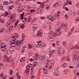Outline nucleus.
<instances>
[{
  "instance_id": "obj_12",
  "label": "nucleus",
  "mask_w": 79,
  "mask_h": 79,
  "mask_svg": "<svg viewBox=\"0 0 79 79\" xmlns=\"http://www.w3.org/2000/svg\"><path fill=\"white\" fill-rule=\"evenodd\" d=\"M9 3V2L8 1H4L3 2L4 5H8Z\"/></svg>"
},
{
  "instance_id": "obj_2",
  "label": "nucleus",
  "mask_w": 79,
  "mask_h": 79,
  "mask_svg": "<svg viewBox=\"0 0 79 79\" xmlns=\"http://www.w3.org/2000/svg\"><path fill=\"white\" fill-rule=\"evenodd\" d=\"M12 39L11 40V42H11L10 44H15L16 45H18L19 44V41L18 40H16V37L15 36L12 37Z\"/></svg>"
},
{
  "instance_id": "obj_30",
  "label": "nucleus",
  "mask_w": 79,
  "mask_h": 79,
  "mask_svg": "<svg viewBox=\"0 0 79 79\" xmlns=\"http://www.w3.org/2000/svg\"><path fill=\"white\" fill-rule=\"evenodd\" d=\"M66 60L67 61H70V57H69V56H68L67 57Z\"/></svg>"
},
{
  "instance_id": "obj_36",
  "label": "nucleus",
  "mask_w": 79,
  "mask_h": 79,
  "mask_svg": "<svg viewBox=\"0 0 79 79\" xmlns=\"http://www.w3.org/2000/svg\"><path fill=\"white\" fill-rule=\"evenodd\" d=\"M74 48H75L76 49H78V48H79V45H76V46L74 47Z\"/></svg>"
},
{
  "instance_id": "obj_46",
  "label": "nucleus",
  "mask_w": 79,
  "mask_h": 79,
  "mask_svg": "<svg viewBox=\"0 0 79 79\" xmlns=\"http://www.w3.org/2000/svg\"><path fill=\"white\" fill-rule=\"evenodd\" d=\"M45 19V17H40V19H41L42 20H44Z\"/></svg>"
},
{
  "instance_id": "obj_24",
  "label": "nucleus",
  "mask_w": 79,
  "mask_h": 79,
  "mask_svg": "<svg viewBox=\"0 0 79 79\" xmlns=\"http://www.w3.org/2000/svg\"><path fill=\"white\" fill-rule=\"evenodd\" d=\"M66 66H67V64H66V63H64L63 64H62V67H66Z\"/></svg>"
},
{
  "instance_id": "obj_56",
  "label": "nucleus",
  "mask_w": 79,
  "mask_h": 79,
  "mask_svg": "<svg viewBox=\"0 0 79 79\" xmlns=\"http://www.w3.org/2000/svg\"><path fill=\"white\" fill-rule=\"evenodd\" d=\"M19 44H22L23 43L22 40H20V41H19Z\"/></svg>"
},
{
  "instance_id": "obj_50",
  "label": "nucleus",
  "mask_w": 79,
  "mask_h": 79,
  "mask_svg": "<svg viewBox=\"0 0 79 79\" xmlns=\"http://www.w3.org/2000/svg\"><path fill=\"white\" fill-rule=\"evenodd\" d=\"M72 33H71V32H70V33H69L68 34V36H69V37H70V36H71V35Z\"/></svg>"
},
{
  "instance_id": "obj_53",
  "label": "nucleus",
  "mask_w": 79,
  "mask_h": 79,
  "mask_svg": "<svg viewBox=\"0 0 79 79\" xmlns=\"http://www.w3.org/2000/svg\"><path fill=\"white\" fill-rule=\"evenodd\" d=\"M12 16L13 17V18H15V14H14V13H13V14H12Z\"/></svg>"
},
{
  "instance_id": "obj_31",
  "label": "nucleus",
  "mask_w": 79,
  "mask_h": 79,
  "mask_svg": "<svg viewBox=\"0 0 79 79\" xmlns=\"http://www.w3.org/2000/svg\"><path fill=\"white\" fill-rule=\"evenodd\" d=\"M28 48H31L33 47V46L30 44H28Z\"/></svg>"
},
{
  "instance_id": "obj_61",
  "label": "nucleus",
  "mask_w": 79,
  "mask_h": 79,
  "mask_svg": "<svg viewBox=\"0 0 79 79\" xmlns=\"http://www.w3.org/2000/svg\"><path fill=\"white\" fill-rule=\"evenodd\" d=\"M55 45L56 44L55 43H53V44H52V45L53 47H55Z\"/></svg>"
},
{
  "instance_id": "obj_25",
  "label": "nucleus",
  "mask_w": 79,
  "mask_h": 79,
  "mask_svg": "<svg viewBox=\"0 0 79 79\" xmlns=\"http://www.w3.org/2000/svg\"><path fill=\"white\" fill-rule=\"evenodd\" d=\"M58 51L60 52L61 53L62 52V48H58Z\"/></svg>"
},
{
  "instance_id": "obj_15",
  "label": "nucleus",
  "mask_w": 79,
  "mask_h": 79,
  "mask_svg": "<svg viewBox=\"0 0 79 79\" xmlns=\"http://www.w3.org/2000/svg\"><path fill=\"white\" fill-rule=\"evenodd\" d=\"M48 69H51L52 68V66H53V65L52 64H48Z\"/></svg>"
},
{
  "instance_id": "obj_27",
  "label": "nucleus",
  "mask_w": 79,
  "mask_h": 79,
  "mask_svg": "<svg viewBox=\"0 0 79 79\" xmlns=\"http://www.w3.org/2000/svg\"><path fill=\"white\" fill-rule=\"evenodd\" d=\"M23 20L22 21L23 22H26V21H27V19H26V18H23V19H22Z\"/></svg>"
},
{
  "instance_id": "obj_57",
  "label": "nucleus",
  "mask_w": 79,
  "mask_h": 79,
  "mask_svg": "<svg viewBox=\"0 0 79 79\" xmlns=\"http://www.w3.org/2000/svg\"><path fill=\"white\" fill-rule=\"evenodd\" d=\"M59 44V41H57L56 42V44L58 45Z\"/></svg>"
},
{
  "instance_id": "obj_54",
  "label": "nucleus",
  "mask_w": 79,
  "mask_h": 79,
  "mask_svg": "<svg viewBox=\"0 0 79 79\" xmlns=\"http://www.w3.org/2000/svg\"><path fill=\"white\" fill-rule=\"evenodd\" d=\"M13 19V16H12V14L11 15V16L10 17V19L11 20V22H12L11 20Z\"/></svg>"
},
{
  "instance_id": "obj_55",
  "label": "nucleus",
  "mask_w": 79,
  "mask_h": 79,
  "mask_svg": "<svg viewBox=\"0 0 79 79\" xmlns=\"http://www.w3.org/2000/svg\"><path fill=\"white\" fill-rule=\"evenodd\" d=\"M19 72H18L17 73H16V76L18 77V75H19Z\"/></svg>"
},
{
  "instance_id": "obj_21",
  "label": "nucleus",
  "mask_w": 79,
  "mask_h": 79,
  "mask_svg": "<svg viewBox=\"0 0 79 79\" xmlns=\"http://www.w3.org/2000/svg\"><path fill=\"white\" fill-rule=\"evenodd\" d=\"M66 59V57L65 56H64L62 57V58L61 61H64Z\"/></svg>"
},
{
  "instance_id": "obj_42",
  "label": "nucleus",
  "mask_w": 79,
  "mask_h": 79,
  "mask_svg": "<svg viewBox=\"0 0 79 79\" xmlns=\"http://www.w3.org/2000/svg\"><path fill=\"white\" fill-rule=\"evenodd\" d=\"M58 4H59L58 3H56V4H54V5L53 6V7H56V6H57Z\"/></svg>"
},
{
  "instance_id": "obj_28",
  "label": "nucleus",
  "mask_w": 79,
  "mask_h": 79,
  "mask_svg": "<svg viewBox=\"0 0 79 79\" xmlns=\"http://www.w3.org/2000/svg\"><path fill=\"white\" fill-rule=\"evenodd\" d=\"M25 58V57H23V58H22L20 60V61L21 62L23 61L24 60Z\"/></svg>"
},
{
  "instance_id": "obj_18",
  "label": "nucleus",
  "mask_w": 79,
  "mask_h": 79,
  "mask_svg": "<svg viewBox=\"0 0 79 79\" xmlns=\"http://www.w3.org/2000/svg\"><path fill=\"white\" fill-rule=\"evenodd\" d=\"M4 59L6 61H9V58H8L7 56H4Z\"/></svg>"
},
{
  "instance_id": "obj_19",
  "label": "nucleus",
  "mask_w": 79,
  "mask_h": 79,
  "mask_svg": "<svg viewBox=\"0 0 79 79\" xmlns=\"http://www.w3.org/2000/svg\"><path fill=\"white\" fill-rule=\"evenodd\" d=\"M68 4V5H71L72 3L70 1H69L68 0L66 1V3H65V4L66 5Z\"/></svg>"
},
{
  "instance_id": "obj_37",
  "label": "nucleus",
  "mask_w": 79,
  "mask_h": 79,
  "mask_svg": "<svg viewBox=\"0 0 79 79\" xmlns=\"http://www.w3.org/2000/svg\"><path fill=\"white\" fill-rule=\"evenodd\" d=\"M57 54L58 55H61L62 54V52H60V51H58Z\"/></svg>"
},
{
  "instance_id": "obj_7",
  "label": "nucleus",
  "mask_w": 79,
  "mask_h": 79,
  "mask_svg": "<svg viewBox=\"0 0 79 79\" xmlns=\"http://www.w3.org/2000/svg\"><path fill=\"white\" fill-rule=\"evenodd\" d=\"M42 42L41 40H40V41H39V42H38V44L36 45V47L41 48L42 47Z\"/></svg>"
},
{
  "instance_id": "obj_11",
  "label": "nucleus",
  "mask_w": 79,
  "mask_h": 79,
  "mask_svg": "<svg viewBox=\"0 0 79 79\" xmlns=\"http://www.w3.org/2000/svg\"><path fill=\"white\" fill-rule=\"evenodd\" d=\"M38 34H37V36H42V35L43 34V32H42V31H38Z\"/></svg>"
},
{
  "instance_id": "obj_13",
  "label": "nucleus",
  "mask_w": 79,
  "mask_h": 79,
  "mask_svg": "<svg viewBox=\"0 0 79 79\" xmlns=\"http://www.w3.org/2000/svg\"><path fill=\"white\" fill-rule=\"evenodd\" d=\"M40 58L42 60H44L46 58V57L44 55H42L40 56Z\"/></svg>"
},
{
  "instance_id": "obj_17",
  "label": "nucleus",
  "mask_w": 79,
  "mask_h": 79,
  "mask_svg": "<svg viewBox=\"0 0 79 79\" xmlns=\"http://www.w3.org/2000/svg\"><path fill=\"white\" fill-rule=\"evenodd\" d=\"M26 69H27V70H26V71H25L26 73L27 74L29 73V71H30L29 69L27 68V66L26 67Z\"/></svg>"
},
{
  "instance_id": "obj_10",
  "label": "nucleus",
  "mask_w": 79,
  "mask_h": 79,
  "mask_svg": "<svg viewBox=\"0 0 79 79\" xmlns=\"http://www.w3.org/2000/svg\"><path fill=\"white\" fill-rule=\"evenodd\" d=\"M37 25H36L35 24H33V26L32 27L33 30V31H35V30H37Z\"/></svg>"
},
{
  "instance_id": "obj_47",
  "label": "nucleus",
  "mask_w": 79,
  "mask_h": 79,
  "mask_svg": "<svg viewBox=\"0 0 79 79\" xmlns=\"http://www.w3.org/2000/svg\"><path fill=\"white\" fill-rule=\"evenodd\" d=\"M9 2H10V4H13L14 3L13 1L12 0H10Z\"/></svg>"
},
{
  "instance_id": "obj_62",
  "label": "nucleus",
  "mask_w": 79,
  "mask_h": 79,
  "mask_svg": "<svg viewBox=\"0 0 79 79\" xmlns=\"http://www.w3.org/2000/svg\"><path fill=\"white\" fill-rule=\"evenodd\" d=\"M76 6H77V7H79V2H78L77 4H76Z\"/></svg>"
},
{
  "instance_id": "obj_59",
  "label": "nucleus",
  "mask_w": 79,
  "mask_h": 79,
  "mask_svg": "<svg viewBox=\"0 0 79 79\" xmlns=\"http://www.w3.org/2000/svg\"><path fill=\"white\" fill-rule=\"evenodd\" d=\"M13 71H12V70H10V74H12V73Z\"/></svg>"
},
{
  "instance_id": "obj_8",
  "label": "nucleus",
  "mask_w": 79,
  "mask_h": 79,
  "mask_svg": "<svg viewBox=\"0 0 79 79\" xmlns=\"http://www.w3.org/2000/svg\"><path fill=\"white\" fill-rule=\"evenodd\" d=\"M67 27H68V26L67 23H62V24H61L60 27V28H64Z\"/></svg>"
},
{
  "instance_id": "obj_33",
  "label": "nucleus",
  "mask_w": 79,
  "mask_h": 79,
  "mask_svg": "<svg viewBox=\"0 0 79 79\" xmlns=\"http://www.w3.org/2000/svg\"><path fill=\"white\" fill-rule=\"evenodd\" d=\"M68 72V69H65L64 71V73H67V72Z\"/></svg>"
},
{
  "instance_id": "obj_14",
  "label": "nucleus",
  "mask_w": 79,
  "mask_h": 79,
  "mask_svg": "<svg viewBox=\"0 0 79 79\" xmlns=\"http://www.w3.org/2000/svg\"><path fill=\"white\" fill-rule=\"evenodd\" d=\"M48 64H46L45 66L43 67V69L47 70L48 69Z\"/></svg>"
},
{
  "instance_id": "obj_41",
  "label": "nucleus",
  "mask_w": 79,
  "mask_h": 79,
  "mask_svg": "<svg viewBox=\"0 0 79 79\" xmlns=\"http://www.w3.org/2000/svg\"><path fill=\"white\" fill-rule=\"evenodd\" d=\"M79 20V17H77V18H76V19H75V21H76L78 22Z\"/></svg>"
},
{
  "instance_id": "obj_63",
  "label": "nucleus",
  "mask_w": 79,
  "mask_h": 79,
  "mask_svg": "<svg viewBox=\"0 0 79 79\" xmlns=\"http://www.w3.org/2000/svg\"><path fill=\"white\" fill-rule=\"evenodd\" d=\"M49 8V6H47L46 7V9L47 10H48Z\"/></svg>"
},
{
  "instance_id": "obj_29",
  "label": "nucleus",
  "mask_w": 79,
  "mask_h": 79,
  "mask_svg": "<svg viewBox=\"0 0 79 79\" xmlns=\"http://www.w3.org/2000/svg\"><path fill=\"white\" fill-rule=\"evenodd\" d=\"M11 30L12 29H10V28L7 29V30H6V32H8L11 31Z\"/></svg>"
},
{
  "instance_id": "obj_23",
  "label": "nucleus",
  "mask_w": 79,
  "mask_h": 79,
  "mask_svg": "<svg viewBox=\"0 0 79 79\" xmlns=\"http://www.w3.org/2000/svg\"><path fill=\"white\" fill-rule=\"evenodd\" d=\"M37 62H34V63L33 64V67H35V66H37Z\"/></svg>"
},
{
  "instance_id": "obj_52",
  "label": "nucleus",
  "mask_w": 79,
  "mask_h": 79,
  "mask_svg": "<svg viewBox=\"0 0 79 79\" xmlns=\"http://www.w3.org/2000/svg\"><path fill=\"white\" fill-rule=\"evenodd\" d=\"M8 9L10 10H11L12 9V7H11V6H10L9 7Z\"/></svg>"
},
{
  "instance_id": "obj_64",
  "label": "nucleus",
  "mask_w": 79,
  "mask_h": 79,
  "mask_svg": "<svg viewBox=\"0 0 79 79\" xmlns=\"http://www.w3.org/2000/svg\"><path fill=\"white\" fill-rule=\"evenodd\" d=\"M76 32H79V29H77L76 31Z\"/></svg>"
},
{
  "instance_id": "obj_58",
  "label": "nucleus",
  "mask_w": 79,
  "mask_h": 79,
  "mask_svg": "<svg viewBox=\"0 0 79 79\" xmlns=\"http://www.w3.org/2000/svg\"><path fill=\"white\" fill-rule=\"evenodd\" d=\"M48 39H50V40H52V37H49V36H48Z\"/></svg>"
},
{
  "instance_id": "obj_22",
  "label": "nucleus",
  "mask_w": 79,
  "mask_h": 79,
  "mask_svg": "<svg viewBox=\"0 0 79 79\" xmlns=\"http://www.w3.org/2000/svg\"><path fill=\"white\" fill-rule=\"evenodd\" d=\"M53 74L56 76H58L59 74L58 72H57V73H54Z\"/></svg>"
},
{
  "instance_id": "obj_39",
  "label": "nucleus",
  "mask_w": 79,
  "mask_h": 79,
  "mask_svg": "<svg viewBox=\"0 0 79 79\" xmlns=\"http://www.w3.org/2000/svg\"><path fill=\"white\" fill-rule=\"evenodd\" d=\"M42 27H43V28H47V26H46V24H45V23H44L43 24V25L42 26Z\"/></svg>"
},
{
  "instance_id": "obj_20",
  "label": "nucleus",
  "mask_w": 79,
  "mask_h": 79,
  "mask_svg": "<svg viewBox=\"0 0 79 79\" xmlns=\"http://www.w3.org/2000/svg\"><path fill=\"white\" fill-rule=\"evenodd\" d=\"M4 32V29L3 28H2L1 30H0V34H2Z\"/></svg>"
},
{
  "instance_id": "obj_26",
  "label": "nucleus",
  "mask_w": 79,
  "mask_h": 79,
  "mask_svg": "<svg viewBox=\"0 0 79 79\" xmlns=\"http://www.w3.org/2000/svg\"><path fill=\"white\" fill-rule=\"evenodd\" d=\"M67 44V41H63V42L62 43V44L64 46H65L66 45V44Z\"/></svg>"
},
{
  "instance_id": "obj_3",
  "label": "nucleus",
  "mask_w": 79,
  "mask_h": 79,
  "mask_svg": "<svg viewBox=\"0 0 79 79\" xmlns=\"http://www.w3.org/2000/svg\"><path fill=\"white\" fill-rule=\"evenodd\" d=\"M78 53L79 54V51H77L75 52V54L73 56V61L74 62H77V60L79 59V55L76 54H77Z\"/></svg>"
},
{
  "instance_id": "obj_5",
  "label": "nucleus",
  "mask_w": 79,
  "mask_h": 79,
  "mask_svg": "<svg viewBox=\"0 0 79 79\" xmlns=\"http://www.w3.org/2000/svg\"><path fill=\"white\" fill-rule=\"evenodd\" d=\"M48 50L49 51L50 55H51L52 54L56 52L55 50L52 49L50 48H48Z\"/></svg>"
},
{
  "instance_id": "obj_48",
  "label": "nucleus",
  "mask_w": 79,
  "mask_h": 79,
  "mask_svg": "<svg viewBox=\"0 0 79 79\" xmlns=\"http://www.w3.org/2000/svg\"><path fill=\"white\" fill-rule=\"evenodd\" d=\"M26 50V49H24L23 47V48L22 49V52H23L24 53V52Z\"/></svg>"
},
{
  "instance_id": "obj_16",
  "label": "nucleus",
  "mask_w": 79,
  "mask_h": 79,
  "mask_svg": "<svg viewBox=\"0 0 79 79\" xmlns=\"http://www.w3.org/2000/svg\"><path fill=\"white\" fill-rule=\"evenodd\" d=\"M32 64H29L27 65V68L29 70H30L31 67L32 66Z\"/></svg>"
},
{
  "instance_id": "obj_43",
  "label": "nucleus",
  "mask_w": 79,
  "mask_h": 79,
  "mask_svg": "<svg viewBox=\"0 0 79 79\" xmlns=\"http://www.w3.org/2000/svg\"><path fill=\"white\" fill-rule=\"evenodd\" d=\"M9 15V14L8 13H6V14L5 15V17H9V16H8V15Z\"/></svg>"
},
{
  "instance_id": "obj_1",
  "label": "nucleus",
  "mask_w": 79,
  "mask_h": 79,
  "mask_svg": "<svg viewBox=\"0 0 79 79\" xmlns=\"http://www.w3.org/2000/svg\"><path fill=\"white\" fill-rule=\"evenodd\" d=\"M61 13L60 11H58L57 13H56L53 16H51L49 17V19L51 20V21L54 20L56 19V16L57 18H59L60 16V14Z\"/></svg>"
},
{
  "instance_id": "obj_6",
  "label": "nucleus",
  "mask_w": 79,
  "mask_h": 79,
  "mask_svg": "<svg viewBox=\"0 0 79 79\" xmlns=\"http://www.w3.org/2000/svg\"><path fill=\"white\" fill-rule=\"evenodd\" d=\"M6 48V45H5L4 44H2V45H0V49L1 48V50L4 51L5 49Z\"/></svg>"
},
{
  "instance_id": "obj_49",
  "label": "nucleus",
  "mask_w": 79,
  "mask_h": 79,
  "mask_svg": "<svg viewBox=\"0 0 79 79\" xmlns=\"http://www.w3.org/2000/svg\"><path fill=\"white\" fill-rule=\"evenodd\" d=\"M30 19L31 20V16H29V17L28 18V20L29 21H30Z\"/></svg>"
},
{
  "instance_id": "obj_44",
  "label": "nucleus",
  "mask_w": 79,
  "mask_h": 79,
  "mask_svg": "<svg viewBox=\"0 0 79 79\" xmlns=\"http://www.w3.org/2000/svg\"><path fill=\"white\" fill-rule=\"evenodd\" d=\"M21 76L19 75L17 77L16 79H21Z\"/></svg>"
},
{
  "instance_id": "obj_40",
  "label": "nucleus",
  "mask_w": 79,
  "mask_h": 79,
  "mask_svg": "<svg viewBox=\"0 0 79 79\" xmlns=\"http://www.w3.org/2000/svg\"><path fill=\"white\" fill-rule=\"evenodd\" d=\"M65 18L67 19H68V15L67 14L65 15Z\"/></svg>"
},
{
  "instance_id": "obj_34",
  "label": "nucleus",
  "mask_w": 79,
  "mask_h": 79,
  "mask_svg": "<svg viewBox=\"0 0 79 79\" xmlns=\"http://www.w3.org/2000/svg\"><path fill=\"white\" fill-rule=\"evenodd\" d=\"M0 22L1 23H5L4 20L0 19Z\"/></svg>"
},
{
  "instance_id": "obj_4",
  "label": "nucleus",
  "mask_w": 79,
  "mask_h": 79,
  "mask_svg": "<svg viewBox=\"0 0 79 79\" xmlns=\"http://www.w3.org/2000/svg\"><path fill=\"white\" fill-rule=\"evenodd\" d=\"M60 31V30H57V32H56V33H53V34H52V35H53V36H54V37H55L56 35L58 36L60 35L61 34L62 32L61 31Z\"/></svg>"
},
{
  "instance_id": "obj_51",
  "label": "nucleus",
  "mask_w": 79,
  "mask_h": 79,
  "mask_svg": "<svg viewBox=\"0 0 79 79\" xmlns=\"http://www.w3.org/2000/svg\"><path fill=\"white\" fill-rule=\"evenodd\" d=\"M35 10L34 9H32V10H31V13H32L34 11H35Z\"/></svg>"
},
{
  "instance_id": "obj_38",
  "label": "nucleus",
  "mask_w": 79,
  "mask_h": 79,
  "mask_svg": "<svg viewBox=\"0 0 79 79\" xmlns=\"http://www.w3.org/2000/svg\"><path fill=\"white\" fill-rule=\"evenodd\" d=\"M24 15V13H23L22 14H21V19H23Z\"/></svg>"
},
{
  "instance_id": "obj_45",
  "label": "nucleus",
  "mask_w": 79,
  "mask_h": 79,
  "mask_svg": "<svg viewBox=\"0 0 79 79\" xmlns=\"http://www.w3.org/2000/svg\"><path fill=\"white\" fill-rule=\"evenodd\" d=\"M0 9L3 10V7L2 5L0 6Z\"/></svg>"
},
{
  "instance_id": "obj_60",
  "label": "nucleus",
  "mask_w": 79,
  "mask_h": 79,
  "mask_svg": "<svg viewBox=\"0 0 79 79\" xmlns=\"http://www.w3.org/2000/svg\"><path fill=\"white\" fill-rule=\"evenodd\" d=\"M38 54H37V53H36V54H35V56L34 57H37L38 56Z\"/></svg>"
},
{
  "instance_id": "obj_9",
  "label": "nucleus",
  "mask_w": 79,
  "mask_h": 79,
  "mask_svg": "<svg viewBox=\"0 0 79 79\" xmlns=\"http://www.w3.org/2000/svg\"><path fill=\"white\" fill-rule=\"evenodd\" d=\"M10 29H11V31L13 29V26L12 25V24L11 22L10 23H6V25L7 26H10Z\"/></svg>"
},
{
  "instance_id": "obj_32",
  "label": "nucleus",
  "mask_w": 79,
  "mask_h": 79,
  "mask_svg": "<svg viewBox=\"0 0 79 79\" xmlns=\"http://www.w3.org/2000/svg\"><path fill=\"white\" fill-rule=\"evenodd\" d=\"M25 27V26L24 24H22L20 25V28L22 29H23Z\"/></svg>"
},
{
  "instance_id": "obj_35",
  "label": "nucleus",
  "mask_w": 79,
  "mask_h": 79,
  "mask_svg": "<svg viewBox=\"0 0 79 79\" xmlns=\"http://www.w3.org/2000/svg\"><path fill=\"white\" fill-rule=\"evenodd\" d=\"M43 73H44V74H47V73H48V72L47 70L43 69Z\"/></svg>"
}]
</instances>
